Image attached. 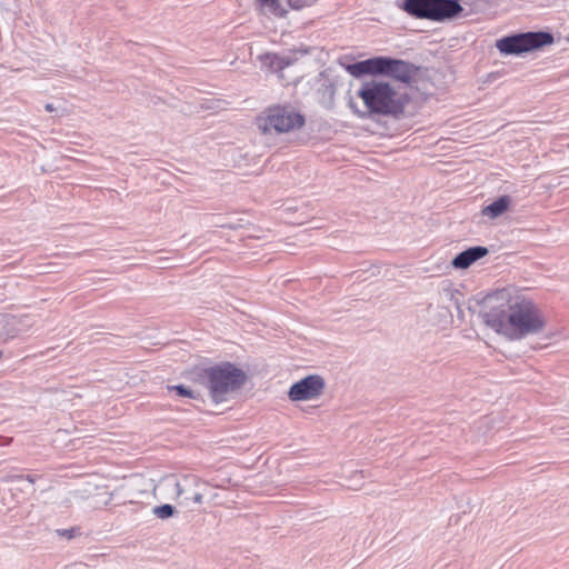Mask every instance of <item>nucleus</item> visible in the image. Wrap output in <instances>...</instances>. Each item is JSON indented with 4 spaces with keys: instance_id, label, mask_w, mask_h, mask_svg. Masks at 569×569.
<instances>
[{
    "instance_id": "7ed1b4c3",
    "label": "nucleus",
    "mask_w": 569,
    "mask_h": 569,
    "mask_svg": "<svg viewBox=\"0 0 569 569\" xmlns=\"http://www.w3.org/2000/svg\"><path fill=\"white\" fill-rule=\"evenodd\" d=\"M202 385L209 390L216 402L228 400L229 396L239 390L246 381V373L230 362L209 367L202 372Z\"/></svg>"
},
{
    "instance_id": "6ab92c4d",
    "label": "nucleus",
    "mask_w": 569,
    "mask_h": 569,
    "mask_svg": "<svg viewBox=\"0 0 569 569\" xmlns=\"http://www.w3.org/2000/svg\"><path fill=\"white\" fill-rule=\"evenodd\" d=\"M174 509L171 505H162L153 509L154 516L160 519H167L173 516Z\"/></svg>"
},
{
    "instance_id": "6e6552de",
    "label": "nucleus",
    "mask_w": 569,
    "mask_h": 569,
    "mask_svg": "<svg viewBox=\"0 0 569 569\" xmlns=\"http://www.w3.org/2000/svg\"><path fill=\"white\" fill-rule=\"evenodd\" d=\"M326 387V380L322 376L308 375L289 388L288 398L292 402L315 401L323 396Z\"/></svg>"
},
{
    "instance_id": "0eeeda50",
    "label": "nucleus",
    "mask_w": 569,
    "mask_h": 569,
    "mask_svg": "<svg viewBox=\"0 0 569 569\" xmlns=\"http://www.w3.org/2000/svg\"><path fill=\"white\" fill-rule=\"evenodd\" d=\"M166 487L172 492L181 505L189 506L191 502L201 505L203 502V492L201 487L206 483L194 476H186L181 480L173 477L164 479Z\"/></svg>"
},
{
    "instance_id": "2eb2a0df",
    "label": "nucleus",
    "mask_w": 569,
    "mask_h": 569,
    "mask_svg": "<svg viewBox=\"0 0 569 569\" xmlns=\"http://www.w3.org/2000/svg\"><path fill=\"white\" fill-rule=\"evenodd\" d=\"M4 321L7 326L10 327V330H8V335L11 337L27 331L33 322L31 321V318L27 315L23 316H8L4 318Z\"/></svg>"
},
{
    "instance_id": "20e7f679",
    "label": "nucleus",
    "mask_w": 569,
    "mask_h": 569,
    "mask_svg": "<svg viewBox=\"0 0 569 569\" xmlns=\"http://www.w3.org/2000/svg\"><path fill=\"white\" fill-rule=\"evenodd\" d=\"M403 9L412 17L436 22L452 20L463 10L459 0H406Z\"/></svg>"
},
{
    "instance_id": "4468645a",
    "label": "nucleus",
    "mask_w": 569,
    "mask_h": 569,
    "mask_svg": "<svg viewBox=\"0 0 569 569\" xmlns=\"http://www.w3.org/2000/svg\"><path fill=\"white\" fill-rule=\"evenodd\" d=\"M380 57L363 60L347 67L348 72L353 77L362 74H376L380 69Z\"/></svg>"
},
{
    "instance_id": "9d476101",
    "label": "nucleus",
    "mask_w": 569,
    "mask_h": 569,
    "mask_svg": "<svg viewBox=\"0 0 569 569\" xmlns=\"http://www.w3.org/2000/svg\"><path fill=\"white\" fill-rule=\"evenodd\" d=\"M127 487L131 491L128 500L129 503L138 502L140 498L148 493L156 496L157 486L153 480L142 476L131 479Z\"/></svg>"
},
{
    "instance_id": "4be33fe9",
    "label": "nucleus",
    "mask_w": 569,
    "mask_h": 569,
    "mask_svg": "<svg viewBox=\"0 0 569 569\" xmlns=\"http://www.w3.org/2000/svg\"><path fill=\"white\" fill-rule=\"evenodd\" d=\"M113 499V492H107L106 493V498L103 500H97L94 501V503H92L91 506L93 508H100L102 506H108Z\"/></svg>"
},
{
    "instance_id": "aec40b11",
    "label": "nucleus",
    "mask_w": 569,
    "mask_h": 569,
    "mask_svg": "<svg viewBox=\"0 0 569 569\" xmlns=\"http://www.w3.org/2000/svg\"><path fill=\"white\" fill-rule=\"evenodd\" d=\"M459 292L452 287L451 283H443L442 288H441V292H440V296H441V299L442 300H455L456 299V295H458Z\"/></svg>"
},
{
    "instance_id": "dca6fc26",
    "label": "nucleus",
    "mask_w": 569,
    "mask_h": 569,
    "mask_svg": "<svg viewBox=\"0 0 569 569\" xmlns=\"http://www.w3.org/2000/svg\"><path fill=\"white\" fill-rule=\"evenodd\" d=\"M256 4L260 13L266 16L284 17L287 10L281 6L279 0H256Z\"/></svg>"
},
{
    "instance_id": "f257e3e1",
    "label": "nucleus",
    "mask_w": 569,
    "mask_h": 569,
    "mask_svg": "<svg viewBox=\"0 0 569 569\" xmlns=\"http://www.w3.org/2000/svg\"><path fill=\"white\" fill-rule=\"evenodd\" d=\"M483 323L508 341L542 333L547 319L541 308L522 289L507 287L488 295L481 311Z\"/></svg>"
},
{
    "instance_id": "39448f33",
    "label": "nucleus",
    "mask_w": 569,
    "mask_h": 569,
    "mask_svg": "<svg viewBox=\"0 0 569 569\" xmlns=\"http://www.w3.org/2000/svg\"><path fill=\"white\" fill-rule=\"evenodd\" d=\"M256 122L263 134L286 133L300 129L305 118L291 108L274 106L264 110Z\"/></svg>"
},
{
    "instance_id": "f3484780",
    "label": "nucleus",
    "mask_w": 569,
    "mask_h": 569,
    "mask_svg": "<svg viewBox=\"0 0 569 569\" xmlns=\"http://www.w3.org/2000/svg\"><path fill=\"white\" fill-rule=\"evenodd\" d=\"M103 488L104 487H100L96 483L87 482L83 488L76 489L70 493L74 500H90L101 496L102 493H100L99 490Z\"/></svg>"
},
{
    "instance_id": "a211bd4d",
    "label": "nucleus",
    "mask_w": 569,
    "mask_h": 569,
    "mask_svg": "<svg viewBox=\"0 0 569 569\" xmlns=\"http://www.w3.org/2000/svg\"><path fill=\"white\" fill-rule=\"evenodd\" d=\"M365 475L362 471H355L350 477L349 489L359 490L362 488Z\"/></svg>"
},
{
    "instance_id": "f03ea898",
    "label": "nucleus",
    "mask_w": 569,
    "mask_h": 569,
    "mask_svg": "<svg viewBox=\"0 0 569 569\" xmlns=\"http://www.w3.org/2000/svg\"><path fill=\"white\" fill-rule=\"evenodd\" d=\"M357 96L362 100L365 110H358L352 101L349 107L361 118L372 114L398 117L408 102L406 94L390 83L376 80L363 82Z\"/></svg>"
},
{
    "instance_id": "423d86ee",
    "label": "nucleus",
    "mask_w": 569,
    "mask_h": 569,
    "mask_svg": "<svg viewBox=\"0 0 569 569\" xmlns=\"http://www.w3.org/2000/svg\"><path fill=\"white\" fill-rule=\"evenodd\" d=\"M553 43V36L549 32H526L499 39L497 49L502 54H521Z\"/></svg>"
},
{
    "instance_id": "5701e85b",
    "label": "nucleus",
    "mask_w": 569,
    "mask_h": 569,
    "mask_svg": "<svg viewBox=\"0 0 569 569\" xmlns=\"http://www.w3.org/2000/svg\"><path fill=\"white\" fill-rule=\"evenodd\" d=\"M439 313L445 322H447L451 318V312L447 307H441Z\"/></svg>"
},
{
    "instance_id": "f8f14e48",
    "label": "nucleus",
    "mask_w": 569,
    "mask_h": 569,
    "mask_svg": "<svg viewBox=\"0 0 569 569\" xmlns=\"http://www.w3.org/2000/svg\"><path fill=\"white\" fill-rule=\"evenodd\" d=\"M258 59L261 61L262 68L271 72H278L293 63L290 56H279L277 53L260 54Z\"/></svg>"
},
{
    "instance_id": "393cba45",
    "label": "nucleus",
    "mask_w": 569,
    "mask_h": 569,
    "mask_svg": "<svg viewBox=\"0 0 569 569\" xmlns=\"http://www.w3.org/2000/svg\"><path fill=\"white\" fill-rule=\"evenodd\" d=\"M27 480H28L29 482H31V483H33V482H34V479H33L31 476H27Z\"/></svg>"
},
{
    "instance_id": "412c9836",
    "label": "nucleus",
    "mask_w": 569,
    "mask_h": 569,
    "mask_svg": "<svg viewBox=\"0 0 569 569\" xmlns=\"http://www.w3.org/2000/svg\"><path fill=\"white\" fill-rule=\"evenodd\" d=\"M171 389L176 390L180 397H188V398H192V399L198 398V395H196V392L193 390H191L190 388L184 387L182 385L173 386V387H171Z\"/></svg>"
},
{
    "instance_id": "1a4fd4ad",
    "label": "nucleus",
    "mask_w": 569,
    "mask_h": 569,
    "mask_svg": "<svg viewBox=\"0 0 569 569\" xmlns=\"http://www.w3.org/2000/svg\"><path fill=\"white\" fill-rule=\"evenodd\" d=\"M380 62L378 73L391 76L402 82L410 80L411 70L407 62L386 57H380Z\"/></svg>"
},
{
    "instance_id": "ddd939ff",
    "label": "nucleus",
    "mask_w": 569,
    "mask_h": 569,
    "mask_svg": "<svg viewBox=\"0 0 569 569\" xmlns=\"http://www.w3.org/2000/svg\"><path fill=\"white\" fill-rule=\"evenodd\" d=\"M512 204L510 196H501L481 209V214L490 220L497 219L507 212Z\"/></svg>"
},
{
    "instance_id": "a878e982",
    "label": "nucleus",
    "mask_w": 569,
    "mask_h": 569,
    "mask_svg": "<svg viewBox=\"0 0 569 569\" xmlns=\"http://www.w3.org/2000/svg\"><path fill=\"white\" fill-rule=\"evenodd\" d=\"M432 311H433V307H432V306H430V307H429V313H431Z\"/></svg>"
},
{
    "instance_id": "b1692460",
    "label": "nucleus",
    "mask_w": 569,
    "mask_h": 569,
    "mask_svg": "<svg viewBox=\"0 0 569 569\" xmlns=\"http://www.w3.org/2000/svg\"><path fill=\"white\" fill-rule=\"evenodd\" d=\"M44 109H46L48 112H52V111H54V110H56V108L53 107V104H52V103H47V104L44 106Z\"/></svg>"
},
{
    "instance_id": "9b49d317",
    "label": "nucleus",
    "mask_w": 569,
    "mask_h": 569,
    "mask_svg": "<svg viewBox=\"0 0 569 569\" xmlns=\"http://www.w3.org/2000/svg\"><path fill=\"white\" fill-rule=\"evenodd\" d=\"M487 253L488 249L486 247H471L456 256L451 264L455 269H467L473 262L483 258Z\"/></svg>"
}]
</instances>
